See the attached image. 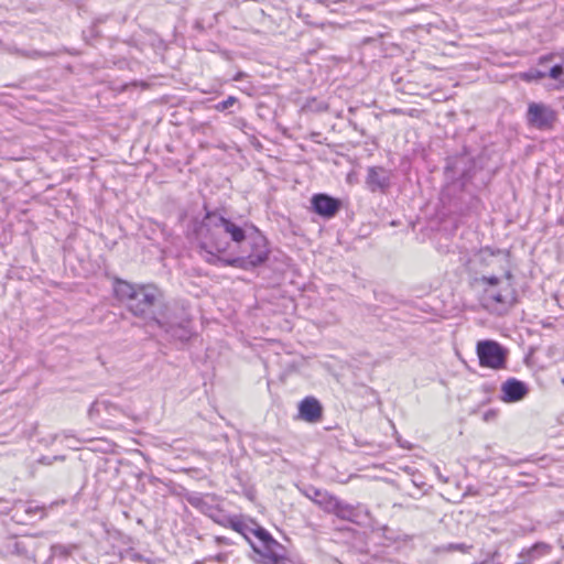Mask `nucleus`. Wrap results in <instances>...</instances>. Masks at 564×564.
<instances>
[{
    "mask_svg": "<svg viewBox=\"0 0 564 564\" xmlns=\"http://www.w3.org/2000/svg\"><path fill=\"white\" fill-rule=\"evenodd\" d=\"M299 416L307 423H317L323 417V406L314 397H306L299 403Z\"/></svg>",
    "mask_w": 564,
    "mask_h": 564,
    "instance_id": "ddd939ff",
    "label": "nucleus"
},
{
    "mask_svg": "<svg viewBox=\"0 0 564 564\" xmlns=\"http://www.w3.org/2000/svg\"><path fill=\"white\" fill-rule=\"evenodd\" d=\"M312 491H313V495H311L310 492H307V494H306V496H307L310 499H312L315 503H316V500H318V499H323V498H322V496H319V495H329V494H328V492H326V491H322V490H319V489H315V488H313V489H312Z\"/></svg>",
    "mask_w": 564,
    "mask_h": 564,
    "instance_id": "5701e85b",
    "label": "nucleus"
},
{
    "mask_svg": "<svg viewBox=\"0 0 564 564\" xmlns=\"http://www.w3.org/2000/svg\"><path fill=\"white\" fill-rule=\"evenodd\" d=\"M14 53L21 57L30 58V50H23V48H15Z\"/></svg>",
    "mask_w": 564,
    "mask_h": 564,
    "instance_id": "bb28decb",
    "label": "nucleus"
},
{
    "mask_svg": "<svg viewBox=\"0 0 564 564\" xmlns=\"http://www.w3.org/2000/svg\"><path fill=\"white\" fill-rule=\"evenodd\" d=\"M64 456H54V457H47L43 456L40 458V463L44 465H51L54 460H63Z\"/></svg>",
    "mask_w": 564,
    "mask_h": 564,
    "instance_id": "b1692460",
    "label": "nucleus"
},
{
    "mask_svg": "<svg viewBox=\"0 0 564 564\" xmlns=\"http://www.w3.org/2000/svg\"><path fill=\"white\" fill-rule=\"evenodd\" d=\"M117 299L134 316L149 327L165 323L164 312L170 306L163 292L154 284H135L117 280L113 288Z\"/></svg>",
    "mask_w": 564,
    "mask_h": 564,
    "instance_id": "f03ea898",
    "label": "nucleus"
},
{
    "mask_svg": "<svg viewBox=\"0 0 564 564\" xmlns=\"http://www.w3.org/2000/svg\"><path fill=\"white\" fill-rule=\"evenodd\" d=\"M202 219L194 218L192 234L199 253L209 264L254 270L269 259L268 241L257 229L252 234L226 218L218 209L204 205Z\"/></svg>",
    "mask_w": 564,
    "mask_h": 564,
    "instance_id": "f257e3e1",
    "label": "nucleus"
},
{
    "mask_svg": "<svg viewBox=\"0 0 564 564\" xmlns=\"http://www.w3.org/2000/svg\"><path fill=\"white\" fill-rule=\"evenodd\" d=\"M529 393V387L525 382L509 378L501 384L500 399L506 403H516L523 400Z\"/></svg>",
    "mask_w": 564,
    "mask_h": 564,
    "instance_id": "f8f14e48",
    "label": "nucleus"
},
{
    "mask_svg": "<svg viewBox=\"0 0 564 564\" xmlns=\"http://www.w3.org/2000/svg\"><path fill=\"white\" fill-rule=\"evenodd\" d=\"M525 120L531 128L549 131L553 129L557 113L550 105L532 101L528 105Z\"/></svg>",
    "mask_w": 564,
    "mask_h": 564,
    "instance_id": "0eeeda50",
    "label": "nucleus"
},
{
    "mask_svg": "<svg viewBox=\"0 0 564 564\" xmlns=\"http://www.w3.org/2000/svg\"><path fill=\"white\" fill-rule=\"evenodd\" d=\"M219 523L241 534L250 545L254 543L251 538L254 536L258 540V531L265 530L254 520L246 519L241 516L228 517L224 521H219Z\"/></svg>",
    "mask_w": 564,
    "mask_h": 564,
    "instance_id": "9d476101",
    "label": "nucleus"
},
{
    "mask_svg": "<svg viewBox=\"0 0 564 564\" xmlns=\"http://www.w3.org/2000/svg\"><path fill=\"white\" fill-rule=\"evenodd\" d=\"M546 77V70H540L536 68H531L528 72L522 74V78L527 82H538Z\"/></svg>",
    "mask_w": 564,
    "mask_h": 564,
    "instance_id": "2eb2a0df",
    "label": "nucleus"
},
{
    "mask_svg": "<svg viewBox=\"0 0 564 564\" xmlns=\"http://www.w3.org/2000/svg\"><path fill=\"white\" fill-rule=\"evenodd\" d=\"M164 319L165 323H155L154 327L161 329L169 339L184 343L192 337L191 321L185 312L178 315L169 306Z\"/></svg>",
    "mask_w": 564,
    "mask_h": 564,
    "instance_id": "39448f33",
    "label": "nucleus"
},
{
    "mask_svg": "<svg viewBox=\"0 0 564 564\" xmlns=\"http://www.w3.org/2000/svg\"><path fill=\"white\" fill-rule=\"evenodd\" d=\"M106 20H107V17H106V15H104V17H99V18L95 19V21L93 22V24H91V26H90V29H89V32H90V35H91V36H94V37L99 36L98 25H99L100 23L106 22Z\"/></svg>",
    "mask_w": 564,
    "mask_h": 564,
    "instance_id": "6ab92c4d",
    "label": "nucleus"
},
{
    "mask_svg": "<svg viewBox=\"0 0 564 564\" xmlns=\"http://www.w3.org/2000/svg\"><path fill=\"white\" fill-rule=\"evenodd\" d=\"M39 510H40V509H39L37 507H35V508L29 507V508L25 510V512H28V513H33V512H36V511H39Z\"/></svg>",
    "mask_w": 564,
    "mask_h": 564,
    "instance_id": "7c9ffc66",
    "label": "nucleus"
},
{
    "mask_svg": "<svg viewBox=\"0 0 564 564\" xmlns=\"http://www.w3.org/2000/svg\"><path fill=\"white\" fill-rule=\"evenodd\" d=\"M258 533V543H251V547L263 558L262 564H294L286 556L285 547L268 530H260Z\"/></svg>",
    "mask_w": 564,
    "mask_h": 564,
    "instance_id": "20e7f679",
    "label": "nucleus"
},
{
    "mask_svg": "<svg viewBox=\"0 0 564 564\" xmlns=\"http://www.w3.org/2000/svg\"><path fill=\"white\" fill-rule=\"evenodd\" d=\"M550 551V546L545 543H535L533 546H531L527 553L530 557H533L534 553H547Z\"/></svg>",
    "mask_w": 564,
    "mask_h": 564,
    "instance_id": "a211bd4d",
    "label": "nucleus"
},
{
    "mask_svg": "<svg viewBox=\"0 0 564 564\" xmlns=\"http://www.w3.org/2000/svg\"><path fill=\"white\" fill-rule=\"evenodd\" d=\"M107 406H108L107 402H95V403L91 404V406L89 409V415L94 416L95 413H99L100 412L101 408L107 409Z\"/></svg>",
    "mask_w": 564,
    "mask_h": 564,
    "instance_id": "412c9836",
    "label": "nucleus"
},
{
    "mask_svg": "<svg viewBox=\"0 0 564 564\" xmlns=\"http://www.w3.org/2000/svg\"><path fill=\"white\" fill-rule=\"evenodd\" d=\"M478 257L481 262H486L488 258L495 257V252L491 251L489 248H485L479 251Z\"/></svg>",
    "mask_w": 564,
    "mask_h": 564,
    "instance_id": "4be33fe9",
    "label": "nucleus"
},
{
    "mask_svg": "<svg viewBox=\"0 0 564 564\" xmlns=\"http://www.w3.org/2000/svg\"><path fill=\"white\" fill-rule=\"evenodd\" d=\"M449 549L452 550H465V545L464 544H451L449 545Z\"/></svg>",
    "mask_w": 564,
    "mask_h": 564,
    "instance_id": "c756f323",
    "label": "nucleus"
},
{
    "mask_svg": "<svg viewBox=\"0 0 564 564\" xmlns=\"http://www.w3.org/2000/svg\"><path fill=\"white\" fill-rule=\"evenodd\" d=\"M238 102V99L234 96H229L227 99L215 105L217 111H225Z\"/></svg>",
    "mask_w": 564,
    "mask_h": 564,
    "instance_id": "f3484780",
    "label": "nucleus"
},
{
    "mask_svg": "<svg viewBox=\"0 0 564 564\" xmlns=\"http://www.w3.org/2000/svg\"><path fill=\"white\" fill-rule=\"evenodd\" d=\"M366 185L371 192L386 193L391 185V173L382 166H370L367 171Z\"/></svg>",
    "mask_w": 564,
    "mask_h": 564,
    "instance_id": "9b49d317",
    "label": "nucleus"
},
{
    "mask_svg": "<svg viewBox=\"0 0 564 564\" xmlns=\"http://www.w3.org/2000/svg\"><path fill=\"white\" fill-rule=\"evenodd\" d=\"M323 499L316 500V505L322 507L326 512L333 513L341 520L354 522L358 517L357 507L339 500L332 495H321Z\"/></svg>",
    "mask_w": 564,
    "mask_h": 564,
    "instance_id": "6e6552de",
    "label": "nucleus"
},
{
    "mask_svg": "<svg viewBox=\"0 0 564 564\" xmlns=\"http://www.w3.org/2000/svg\"><path fill=\"white\" fill-rule=\"evenodd\" d=\"M546 76L564 85V58L561 63L547 67Z\"/></svg>",
    "mask_w": 564,
    "mask_h": 564,
    "instance_id": "4468645a",
    "label": "nucleus"
},
{
    "mask_svg": "<svg viewBox=\"0 0 564 564\" xmlns=\"http://www.w3.org/2000/svg\"><path fill=\"white\" fill-rule=\"evenodd\" d=\"M505 278H506V280H507V283H510V284L512 285L511 281H512V279H513V275H512V273H511L510 271H507V272L505 273Z\"/></svg>",
    "mask_w": 564,
    "mask_h": 564,
    "instance_id": "c85d7f7f",
    "label": "nucleus"
},
{
    "mask_svg": "<svg viewBox=\"0 0 564 564\" xmlns=\"http://www.w3.org/2000/svg\"><path fill=\"white\" fill-rule=\"evenodd\" d=\"M311 209L324 219L334 218L340 210L343 203L339 198L326 193H317L311 197Z\"/></svg>",
    "mask_w": 564,
    "mask_h": 564,
    "instance_id": "1a4fd4ad",
    "label": "nucleus"
},
{
    "mask_svg": "<svg viewBox=\"0 0 564 564\" xmlns=\"http://www.w3.org/2000/svg\"><path fill=\"white\" fill-rule=\"evenodd\" d=\"M553 55H544L540 57V65L547 67V64L552 62Z\"/></svg>",
    "mask_w": 564,
    "mask_h": 564,
    "instance_id": "a878e982",
    "label": "nucleus"
},
{
    "mask_svg": "<svg viewBox=\"0 0 564 564\" xmlns=\"http://www.w3.org/2000/svg\"><path fill=\"white\" fill-rule=\"evenodd\" d=\"M199 501H200V498H198V497H189V498H188V502H189L192 506H197Z\"/></svg>",
    "mask_w": 564,
    "mask_h": 564,
    "instance_id": "cd10ccee",
    "label": "nucleus"
},
{
    "mask_svg": "<svg viewBox=\"0 0 564 564\" xmlns=\"http://www.w3.org/2000/svg\"><path fill=\"white\" fill-rule=\"evenodd\" d=\"M53 53H50V52H43V51H37V50H30V58L31 59H36V58H42V57H48V56H52Z\"/></svg>",
    "mask_w": 564,
    "mask_h": 564,
    "instance_id": "aec40b11",
    "label": "nucleus"
},
{
    "mask_svg": "<svg viewBox=\"0 0 564 564\" xmlns=\"http://www.w3.org/2000/svg\"><path fill=\"white\" fill-rule=\"evenodd\" d=\"M476 352L481 367L500 370L507 366L508 349L496 340H479L476 345Z\"/></svg>",
    "mask_w": 564,
    "mask_h": 564,
    "instance_id": "423d86ee",
    "label": "nucleus"
},
{
    "mask_svg": "<svg viewBox=\"0 0 564 564\" xmlns=\"http://www.w3.org/2000/svg\"><path fill=\"white\" fill-rule=\"evenodd\" d=\"M478 281L487 285L484 289L482 295V300L486 302V305L498 304L503 310H508L516 305L517 291L510 283H506L503 285L495 275H482Z\"/></svg>",
    "mask_w": 564,
    "mask_h": 564,
    "instance_id": "7ed1b4c3",
    "label": "nucleus"
},
{
    "mask_svg": "<svg viewBox=\"0 0 564 564\" xmlns=\"http://www.w3.org/2000/svg\"><path fill=\"white\" fill-rule=\"evenodd\" d=\"M215 541H216V543L218 545H223V544L229 545V544H232V542L228 538H226V536H216Z\"/></svg>",
    "mask_w": 564,
    "mask_h": 564,
    "instance_id": "393cba45",
    "label": "nucleus"
},
{
    "mask_svg": "<svg viewBox=\"0 0 564 564\" xmlns=\"http://www.w3.org/2000/svg\"><path fill=\"white\" fill-rule=\"evenodd\" d=\"M51 552L53 556L67 557L70 554V547L64 544H53Z\"/></svg>",
    "mask_w": 564,
    "mask_h": 564,
    "instance_id": "dca6fc26",
    "label": "nucleus"
},
{
    "mask_svg": "<svg viewBox=\"0 0 564 564\" xmlns=\"http://www.w3.org/2000/svg\"><path fill=\"white\" fill-rule=\"evenodd\" d=\"M241 76H242V74H241V73H239V74H238L234 79H235V80H239V79L241 78Z\"/></svg>",
    "mask_w": 564,
    "mask_h": 564,
    "instance_id": "2f4dec72",
    "label": "nucleus"
}]
</instances>
